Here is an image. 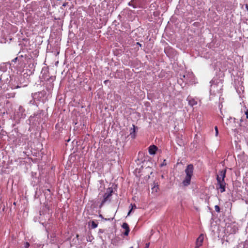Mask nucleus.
<instances>
[{
	"label": "nucleus",
	"instance_id": "f257e3e1",
	"mask_svg": "<svg viewBox=\"0 0 248 248\" xmlns=\"http://www.w3.org/2000/svg\"><path fill=\"white\" fill-rule=\"evenodd\" d=\"M194 166L192 164L188 165L185 170L186 176L183 181V184L185 186H187L190 185L191 177L193 175Z\"/></svg>",
	"mask_w": 248,
	"mask_h": 248
},
{
	"label": "nucleus",
	"instance_id": "f03ea898",
	"mask_svg": "<svg viewBox=\"0 0 248 248\" xmlns=\"http://www.w3.org/2000/svg\"><path fill=\"white\" fill-rule=\"evenodd\" d=\"M113 192L112 188H108L103 196V200L102 201L100 206H102L106 202L110 201V197Z\"/></svg>",
	"mask_w": 248,
	"mask_h": 248
},
{
	"label": "nucleus",
	"instance_id": "7ed1b4c3",
	"mask_svg": "<svg viewBox=\"0 0 248 248\" xmlns=\"http://www.w3.org/2000/svg\"><path fill=\"white\" fill-rule=\"evenodd\" d=\"M220 179V178L217 179V189H219L221 193H223L225 191L226 184L225 181H222Z\"/></svg>",
	"mask_w": 248,
	"mask_h": 248
},
{
	"label": "nucleus",
	"instance_id": "20e7f679",
	"mask_svg": "<svg viewBox=\"0 0 248 248\" xmlns=\"http://www.w3.org/2000/svg\"><path fill=\"white\" fill-rule=\"evenodd\" d=\"M204 239V235L202 234L200 235L196 240V246L195 248H199L202 244Z\"/></svg>",
	"mask_w": 248,
	"mask_h": 248
},
{
	"label": "nucleus",
	"instance_id": "39448f33",
	"mask_svg": "<svg viewBox=\"0 0 248 248\" xmlns=\"http://www.w3.org/2000/svg\"><path fill=\"white\" fill-rule=\"evenodd\" d=\"M122 227L125 230V232H124V234L125 236H127L130 232V229L128 224L126 222H124L122 224Z\"/></svg>",
	"mask_w": 248,
	"mask_h": 248
},
{
	"label": "nucleus",
	"instance_id": "423d86ee",
	"mask_svg": "<svg viewBox=\"0 0 248 248\" xmlns=\"http://www.w3.org/2000/svg\"><path fill=\"white\" fill-rule=\"evenodd\" d=\"M226 170H224L219 172V174L217 175V179L220 178V180L225 181L226 177Z\"/></svg>",
	"mask_w": 248,
	"mask_h": 248
},
{
	"label": "nucleus",
	"instance_id": "0eeeda50",
	"mask_svg": "<svg viewBox=\"0 0 248 248\" xmlns=\"http://www.w3.org/2000/svg\"><path fill=\"white\" fill-rule=\"evenodd\" d=\"M157 149L158 148L155 145H152L150 146L149 147V154L151 155H155Z\"/></svg>",
	"mask_w": 248,
	"mask_h": 248
},
{
	"label": "nucleus",
	"instance_id": "6e6552de",
	"mask_svg": "<svg viewBox=\"0 0 248 248\" xmlns=\"http://www.w3.org/2000/svg\"><path fill=\"white\" fill-rule=\"evenodd\" d=\"M133 128H131L130 130L129 136L133 139H134L136 137V130L138 129V127L135 125H132Z\"/></svg>",
	"mask_w": 248,
	"mask_h": 248
},
{
	"label": "nucleus",
	"instance_id": "1a4fd4ad",
	"mask_svg": "<svg viewBox=\"0 0 248 248\" xmlns=\"http://www.w3.org/2000/svg\"><path fill=\"white\" fill-rule=\"evenodd\" d=\"M187 100L188 101V104L191 107L197 104V101L194 98L188 97Z\"/></svg>",
	"mask_w": 248,
	"mask_h": 248
},
{
	"label": "nucleus",
	"instance_id": "9d476101",
	"mask_svg": "<svg viewBox=\"0 0 248 248\" xmlns=\"http://www.w3.org/2000/svg\"><path fill=\"white\" fill-rule=\"evenodd\" d=\"M144 0H134L135 6L137 8H141L143 7V2Z\"/></svg>",
	"mask_w": 248,
	"mask_h": 248
},
{
	"label": "nucleus",
	"instance_id": "9b49d317",
	"mask_svg": "<svg viewBox=\"0 0 248 248\" xmlns=\"http://www.w3.org/2000/svg\"><path fill=\"white\" fill-rule=\"evenodd\" d=\"M235 121V118H230V119H229V123L227 122L226 124H227V125H228L230 127H231L232 128V129H236L235 126H233L232 125V122L234 123Z\"/></svg>",
	"mask_w": 248,
	"mask_h": 248
},
{
	"label": "nucleus",
	"instance_id": "f8f14e48",
	"mask_svg": "<svg viewBox=\"0 0 248 248\" xmlns=\"http://www.w3.org/2000/svg\"><path fill=\"white\" fill-rule=\"evenodd\" d=\"M128 5L132 6L134 8H137V7H136V6H135V2H134V0H131L128 3Z\"/></svg>",
	"mask_w": 248,
	"mask_h": 248
},
{
	"label": "nucleus",
	"instance_id": "ddd939ff",
	"mask_svg": "<svg viewBox=\"0 0 248 248\" xmlns=\"http://www.w3.org/2000/svg\"><path fill=\"white\" fill-rule=\"evenodd\" d=\"M131 210L128 212V214H127V216H129V215L130 214V213H131V211H132V210L133 209H136V208H137L136 205L135 204H133V205L131 204Z\"/></svg>",
	"mask_w": 248,
	"mask_h": 248
},
{
	"label": "nucleus",
	"instance_id": "4468645a",
	"mask_svg": "<svg viewBox=\"0 0 248 248\" xmlns=\"http://www.w3.org/2000/svg\"><path fill=\"white\" fill-rule=\"evenodd\" d=\"M97 223H95L94 221H92L91 226L93 229L96 228L97 227Z\"/></svg>",
	"mask_w": 248,
	"mask_h": 248
},
{
	"label": "nucleus",
	"instance_id": "2eb2a0df",
	"mask_svg": "<svg viewBox=\"0 0 248 248\" xmlns=\"http://www.w3.org/2000/svg\"><path fill=\"white\" fill-rule=\"evenodd\" d=\"M215 211L217 212H220V208L219 207V206L218 205H216L215 206Z\"/></svg>",
	"mask_w": 248,
	"mask_h": 248
},
{
	"label": "nucleus",
	"instance_id": "dca6fc26",
	"mask_svg": "<svg viewBox=\"0 0 248 248\" xmlns=\"http://www.w3.org/2000/svg\"><path fill=\"white\" fill-rule=\"evenodd\" d=\"M30 247V244L29 242H26L24 243V248H29Z\"/></svg>",
	"mask_w": 248,
	"mask_h": 248
},
{
	"label": "nucleus",
	"instance_id": "f3484780",
	"mask_svg": "<svg viewBox=\"0 0 248 248\" xmlns=\"http://www.w3.org/2000/svg\"><path fill=\"white\" fill-rule=\"evenodd\" d=\"M215 131H216V136H218V128H217V126H216L215 127Z\"/></svg>",
	"mask_w": 248,
	"mask_h": 248
},
{
	"label": "nucleus",
	"instance_id": "a211bd4d",
	"mask_svg": "<svg viewBox=\"0 0 248 248\" xmlns=\"http://www.w3.org/2000/svg\"><path fill=\"white\" fill-rule=\"evenodd\" d=\"M166 160L165 159V160H164V161H163V163H162V164H161V166H164V165H166Z\"/></svg>",
	"mask_w": 248,
	"mask_h": 248
},
{
	"label": "nucleus",
	"instance_id": "6ab92c4d",
	"mask_svg": "<svg viewBox=\"0 0 248 248\" xmlns=\"http://www.w3.org/2000/svg\"><path fill=\"white\" fill-rule=\"evenodd\" d=\"M245 114L246 115V117L248 119V109H247L245 112Z\"/></svg>",
	"mask_w": 248,
	"mask_h": 248
},
{
	"label": "nucleus",
	"instance_id": "aec40b11",
	"mask_svg": "<svg viewBox=\"0 0 248 248\" xmlns=\"http://www.w3.org/2000/svg\"><path fill=\"white\" fill-rule=\"evenodd\" d=\"M221 115L220 117H221L222 119H223V118L224 117V115L223 114L221 111Z\"/></svg>",
	"mask_w": 248,
	"mask_h": 248
},
{
	"label": "nucleus",
	"instance_id": "412c9836",
	"mask_svg": "<svg viewBox=\"0 0 248 248\" xmlns=\"http://www.w3.org/2000/svg\"><path fill=\"white\" fill-rule=\"evenodd\" d=\"M149 243L146 244L145 248H149Z\"/></svg>",
	"mask_w": 248,
	"mask_h": 248
},
{
	"label": "nucleus",
	"instance_id": "4be33fe9",
	"mask_svg": "<svg viewBox=\"0 0 248 248\" xmlns=\"http://www.w3.org/2000/svg\"><path fill=\"white\" fill-rule=\"evenodd\" d=\"M67 2H66V3H63V4L62 6H64V7H65V6H66V5H67Z\"/></svg>",
	"mask_w": 248,
	"mask_h": 248
},
{
	"label": "nucleus",
	"instance_id": "5701e85b",
	"mask_svg": "<svg viewBox=\"0 0 248 248\" xmlns=\"http://www.w3.org/2000/svg\"><path fill=\"white\" fill-rule=\"evenodd\" d=\"M137 45L140 46H141V45L140 43H137Z\"/></svg>",
	"mask_w": 248,
	"mask_h": 248
},
{
	"label": "nucleus",
	"instance_id": "b1692460",
	"mask_svg": "<svg viewBox=\"0 0 248 248\" xmlns=\"http://www.w3.org/2000/svg\"><path fill=\"white\" fill-rule=\"evenodd\" d=\"M20 87V86H16V89H17V88H19Z\"/></svg>",
	"mask_w": 248,
	"mask_h": 248
},
{
	"label": "nucleus",
	"instance_id": "393cba45",
	"mask_svg": "<svg viewBox=\"0 0 248 248\" xmlns=\"http://www.w3.org/2000/svg\"><path fill=\"white\" fill-rule=\"evenodd\" d=\"M78 236H79L78 234H77V235H76V237H77V238H78Z\"/></svg>",
	"mask_w": 248,
	"mask_h": 248
},
{
	"label": "nucleus",
	"instance_id": "a878e982",
	"mask_svg": "<svg viewBox=\"0 0 248 248\" xmlns=\"http://www.w3.org/2000/svg\"><path fill=\"white\" fill-rule=\"evenodd\" d=\"M107 81H108V80H105V81H104V82H105V83H106V82H107Z\"/></svg>",
	"mask_w": 248,
	"mask_h": 248
},
{
	"label": "nucleus",
	"instance_id": "bb28decb",
	"mask_svg": "<svg viewBox=\"0 0 248 248\" xmlns=\"http://www.w3.org/2000/svg\"><path fill=\"white\" fill-rule=\"evenodd\" d=\"M246 7H247V9H248V5L246 6Z\"/></svg>",
	"mask_w": 248,
	"mask_h": 248
},
{
	"label": "nucleus",
	"instance_id": "cd10ccee",
	"mask_svg": "<svg viewBox=\"0 0 248 248\" xmlns=\"http://www.w3.org/2000/svg\"><path fill=\"white\" fill-rule=\"evenodd\" d=\"M16 59H17V58H16V59H15V61H16Z\"/></svg>",
	"mask_w": 248,
	"mask_h": 248
},
{
	"label": "nucleus",
	"instance_id": "c85d7f7f",
	"mask_svg": "<svg viewBox=\"0 0 248 248\" xmlns=\"http://www.w3.org/2000/svg\"><path fill=\"white\" fill-rule=\"evenodd\" d=\"M16 59H17V58H16V59H15V61H16Z\"/></svg>",
	"mask_w": 248,
	"mask_h": 248
},
{
	"label": "nucleus",
	"instance_id": "c756f323",
	"mask_svg": "<svg viewBox=\"0 0 248 248\" xmlns=\"http://www.w3.org/2000/svg\"><path fill=\"white\" fill-rule=\"evenodd\" d=\"M133 248V247H130V248Z\"/></svg>",
	"mask_w": 248,
	"mask_h": 248
}]
</instances>
